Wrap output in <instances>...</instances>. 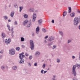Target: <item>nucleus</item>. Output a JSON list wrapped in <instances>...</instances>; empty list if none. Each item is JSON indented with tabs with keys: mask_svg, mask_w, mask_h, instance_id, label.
<instances>
[{
	"mask_svg": "<svg viewBox=\"0 0 80 80\" xmlns=\"http://www.w3.org/2000/svg\"><path fill=\"white\" fill-rule=\"evenodd\" d=\"M46 65V64H44L42 66V68H45V66Z\"/></svg>",
	"mask_w": 80,
	"mask_h": 80,
	"instance_id": "c9c22d12",
	"label": "nucleus"
},
{
	"mask_svg": "<svg viewBox=\"0 0 80 80\" xmlns=\"http://www.w3.org/2000/svg\"><path fill=\"white\" fill-rule=\"evenodd\" d=\"M48 40L49 41H52V40H54V38L52 37H49L48 38Z\"/></svg>",
	"mask_w": 80,
	"mask_h": 80,
	"instance_id": "f8f14e48",
	"label": "nucleus"
},
{
	"mask_svg": "<svg viewBox=\"0 0 80 80\" xmlns=\"http://www.w3.org/2000/svg\"><path fill=\"white\" fill-rule=\"evenodd\" d=\"M47 71H45L44 72V73H47Z\"/></svg>",
	"mask_w": 80,
	"mask_h": 80,
	"instance_id": "603ef678",
	"label": "nucleus"
},
{
	"mask_svg": "<svg viewBox=\"0 0 80 80\" xmlns=\"http://www.w3.org/2000/svg\"><path fill=\"white\" fill-rule=\"evenodd\" d=\"M42 19H41L39 20H38V24H39V25H41V23H42Z\"/></svg>",
	"mask_w": 80,
	"mask_h": 80,
	"instance_id": "dca6fc26",
	"label": "nucleus"
},
{
	"mask_svg": "<svg viewBox=\"0 0 80 80\" xmlns=\"http://www.w3.org/2000/svg\"><path fill=\"white\" fill-rule=\"evenodd\" d=\"M21 42H23V41H24V40H25V39H24V38L23 37H21Z\"/></svg>",
	"mask_w": 80,
	"mask_h": 80,
	"instance_id": "cd10ccee",
	"label": "nucleus"
},
{
	"mask_svg": "<svg viewBox=\"0 0 80 80\" xmlns=\"http://www.w3.org/2000/svg\"><path fill=\"white\" fill-rule=\"evenodd\" d=\"M43 72H44V70L43 69H42L41 71V73H42V74H43Z\"/></svg>",
	"mask_w": 80,
	"mask_h": 80,
	"instance_id": "58836bf2",
	"label": "nucleus"
},
{
	"mask_svg": "<svg viewBox=\"0 0 80 80\" xmlns=\"http://www.w3.org/2000/svg\"><path fill=\"white\" fill-rule=\"evenodd\" d=\"M26 72L27 73H30L29 72H28V71H26Z\"/></svg>",
	"mask_w": 80,
	"mask_h": 80,
	"instance_id": "3c124183",
	"label": "nucleus"
},
{
	"mask_svg": "<svg viewBox=\"0 0 80 80\" xmlns=\"http://www.w3.org/2000/svg\"><path fill=\"white\" fill-rule=\"evenodd\" d=\"M73 80H78L77 79H73Z\"/></svg>",
	"mask_w": 80,
	"mask_h": 80,
	"instance_id": "052dcab7",
	"label": "nucleus"
},
{
	"mask_svg": "<svg viewBox=\"0 0 80 80\" xmlns=\"http://www.w3.org/2000/svg\"><path fill=\"white\" fill-rule=\"evenodd\" d=\"M7 27L8 28L9 31H10L11 30V29H10V25L8 24L7 25Z\"/></svg>",
	"mask_w": 80,
	"mask_h": 80,
	"instance_id": "412c9836",
	"label": "nucleus"
},
{
	"mask_svg": "<svg viewBox=\"0 0 80 80\" xmlns=\"http://www.w3.org/2000/svg\"><path fill=\"white\" fill-rule=\"evenodd\" d=\"M4 51L3 50H2L0 52V53H2V54H3V53Z\"/></svg>",
	"mask_w": 80,
	"mask_h": 80,
	"instance_id": "72a5a7b5",
	"label": "nucleus"
},
{
	"mask_svg": "<svg viewBox=\"0 0 80 80\" xmlns=\"http://www.w3.org/2000/svg\"><path fill=\"white\" fill-rule=\"evenodd\" d=\"M19 12H21L22 11V9H23V7H19Z\"/></svg>",
	"mask_w": 80,
	"mask_h": 80,
	"instance_id": "a211bd4d",
	"label": "nucleus"
},
{
	"mask_svg": "<svg viewBox=\"0 0 80 80\" xmlns=\"http://www.w3.org/2000/svg\"><path fill=\"white\" fill-rule=\"evenodd\" d=\"M71 42H72V41L70 40H68V43H70Z\"/></svg>",
	"mask_w": 80,
	"mask_h": 80,
	"instance_id": "a19ab883",
	"label": "nucleus"
},
{
	"mask_svg": "<svg viewBox=\"0 0 80 80\" xmlns=\"http://www.w3.org/2000/svg\"><path fill=\"white\" fill-rule=\"evenodd\" d=\"M68 8H69L68 13H71L72 8H71V7H69Z\"/></svg>",
	"mask_w": 80,
	"mask_h": 80,
	"instance_id": "b1692460",
	"label": "nucleus"
},
{
	"mask_svg": "<svg viewBox=\"0 0 80 80\" xmlns=\"http://www.w3.org/2000/svg\"><path fill=\"white\" fill-rule=\"evenodd\" d=\"M2 57H3V55H0V58H2Z\"/></svg>",
	"mask_w": 80,
	"mask_h": 80,
	"instance_id": "a18cd8bd",
	"label": "nucleus"
},
{
	"mask_svg": "<svg viewBox=\"0 0 80 80\" xmlns=\"http://www.w3.org/2000/svg\"><path fill=\"white\" fill-rule=\"evenodd\" d=\"M44 42L45 43H47V41H46V40H44Z\"/></svg>",
	"mask_w": 80,
	"mask_h": 80,
	"instance_id": "5fc2aeb1",
	"label": "nucleus"
},
{
	"mask_svg": "<svg viewBox=\"0 0 80 80\" xmlns=\"http://www.w3.org/2000/svg\"><path fill=\"white\" fill-rule=\"evenodd\" d=\"M22 48H24L25 47V46H24V45H22Z\"/></svg>",
	"mask_w": 80,
	"mask_h": 80,
	"instance_id": "8fccbe9b",
	"label": "nucleus"
},
{
	"mask_svg": "<svg viewBox=\"0 0 80 80\" xmlns=\"http://www.w3.org/2000/svg\"><path fill=\"white\" fill-rule=\"evenodd\" d=\"M28 10L29 12H34V8H30Z\"/></svg>",
	"mask_w": 80,
	"mask_h": 80,
	"instance_id": "9d476101",
	"label": "nucleus"
},
{
	"mask_svg": "<svg viewBox=\"0 0 80 80\" xmlns=\"http://www.w3.org/2000/svg\"><path fill=\"white\" fill-rule=\"evenodd\" d=\"M52 45V43H49L48 44V47H50L51 45Z\"/></svg>",
	"mask_w": 80,
	"mask_h": 80,
	"instance_id": "473e14b6",
	"label": "nucleus"
},
{
	"mask_svg": "<svg viewBox=\"0 0 80 80\" xmlns=\"http://www.w3.org/2000/svg\"><path fill=\"white\" fill-rule=\"evenodd\" d=\"M72 58L73 59H74V58H75V57L74 56H73L72 57Z\"/></svg>",
	"mask_w": 80,
	"mask_h": 80,
	"instance_id": "09e8293b",
	"label": "nucleus"
},
{
	"mask_svg": "<svg viewBox=\"0 0 80 80\" xmlns=\"http://www.w3.org/2000/svg\"><path fill=\"white\" fill-rule=\"evenodd\" d=\"M1 69L3 70H5V66H2L1 67Z\"/></svg>",
	"mask_w": 80,
	"mask_h": 80,
	"instance_id": "c85d7f7f",
	"label": "nucleus"
},
{
	"mask_svg": "<svg viewBox=\"0 0 80 80\" xmlns=\"http://www.w3.org/2000/svg\"><path fill=\"white\" fill-rule=\"evenodd\" d=\"M5 42L6 45H8V44L10 43L11 39L10 38H9L8 40V39H6L5 41Z\"/></svg>",
	"mask_w": 80,
	"mask_h": 80,
	"instance_id": "39448f33",
	"label": "nucleus"
},
{
	"mask_svg": "<svg viewBox=\"0 0 80 80\" xmlns=\"http://www.w3.org/2000/svg\"><path fill=\"white\" fill-rule=\"evenodd\" d=\"M40 31V28L39 26H38L37 27V28H36V33L37 34H38V33Z\"/></svg>",
	"mask_w": 80,
	"mask_h": 80,
	"instance_id": "6e6552de",
	"label": "nucleus"
},
{
	"mask_svg": "<svg viewBox=\"0 0 80 80\" xmlns=\"http://www.w3.org/2000/svg\"><path fill=\"white\" fill-rule=\"evenodd\" d=\"M57 62L58 63H60V60L59 58H57Z\"/></svg>",
	"mask_w": 80,
	"mask_h": 80,
	"instance_id": "bb28decb",
	"label": "nucleus"
},
{
	"mask_svg": "<svg viewBox=\"0 0 80 80\" xmlns=\"http://www.w3.org/2000/svg\"><path fill=\"white\" fill-rule=\"evenodd\" d=\"M15 53V50L14 49H11V50H9V54L10 55H14Z\"/></svg>",
	"mask_w": 80,
	"mask_h": 80,
	"instance_id": "423d86ee",
	"label": "nucleus"
},
{
	"mask_svg": "<svg viewBox=\"0 0 80 80\" xmlns=\"http://www.w3.org/2000/svg\"><path fill=\"white\" fill-rule=\"evenodd\" d=\"M79 18L78 17H75L73 20V24L74 25L77 26L78 25V23H80L79 22Z\"/></svg>",
	"mask_w": 80,
	"mask_h": 80,
	"instance_id": "7ed1b4c3",
	"label": "nucleus"
},
{
	"mask_svg": "<svg viewBox=\"0 0 80 80\" xmlns=\"http://www.w3.org/2000/svg\"><path fill=\"white\" fill-rule=\"evenodd\" d=\"M53 48H52V49L53 50V49H54V48H56V46L54 45L53 46Z\"/></svg>",
	"mask_w": 80,
	"mask_h": 80,
	"instance_id": "ea45409f",
	"label": "nucleus"
},
{
	"mask_svg": "<svg viewBox=\"0 0 80 80\" xmlns=\"http://www.w3.org/2000/svg\"><path fill=\"white\" fill-rule=\"evenodd\" d=\"M48 37V36H47L45 37L44 38L45 39H47V38Z\"/></svg>",
	"mask_w": 80,
	"mask_h": 80,
	"instance_id": "79ce46f5",
	"label": "nucleus"
},
{
	"mask_svg": "<svg viewBox=\"0 0 80 80\" xmlns=\"http://www.w3.org/2000/svg\"><path fill=\"white\" fill-rule=\"evenodd\" d=\"M28 22V20H26L24 21V22H22V25L24 26H25V25H27V23Z\"/></svg>",
	"mask_w": 80,
	"mask_h": 80,
	"instance_id": "0eeeda50",
	"label": "nucleus"
},
{
	"mask_svg": "<svg viewBox=\"0 0 80 80\" xmlns=\"http://www.w3.org/2000/svg\"><path fill=\"white\" fill-rule=\"evenodd\" d=\"M8 22H11V20H10V19L8 20Z\"/></svg>",
	"mask_w": 80,
	"mask_h": 80,
	"instance_id": "4d7b16f0",
	"label": "nucleus"
},
{
	"mask_svg": "<svg viewBox=\"0 0 80 80\" xmlns=\"http://www.w3.org/2000/svg\"><path fill=\"white\" fill-rule=\"evenodd\" d=\"M42 31L43 32H44V33H45V32H46V31H47V29L44 28H42Z\"/></svg>",
	"mask_w": 80,
	"mask_h": 80,
	"instance_id": "aec40b11",
	"label": "nucleus"
},
{
	"mask_svg": "<svg viewBox=\"0 0 80 80\" xmlns=\"http://www.w3.org/2000/svg\"><path fill=\"white\" fill-rule=\"evenodd\" d=\"M31 25H32V22H28V24L27 27H30V26H31Z\"/></svg>",
	"mask_w": 80,
	"mask_h": 80,
	"instance_id": "9b49d317",
	"label": "nucleus"
},
{
	"mask_svg": "<svg viewBox=\"0 0 80 80\" xmlns=\"http://www.w3.org/2000/svg\"><path fill=\"white\" fill-rule=\"evenodd\" d=\"M28 66L29 67H31V64H30V63H28Z\"/></svg>",
	"mask_w": 80,
	"mask_h": 80,
	"instance_id": "de8ad7c7",
	"label": "nucleus"
},
{
	"mask_svg": "<svg viewBox=\"0 0 80 80\" xmlns=\"http://www.w3.org/2000/svg\"><path fill=\"white\" fill-rule=\"evenodd\" d=\"M67 11H64L63 12V17H65V16H66L67 15Z\"/></svg>",
	"mask_w": 80,
	"mask_h": 80,
	"instance_id": "6ab92c4d",
	"label": "nucleus"
},
{
	"mask_svg": "<svg viewBox=\"0 0 80 80\" xmlns=\"http://www.w3.org/2000/svg\"><path fill=\"white\" fill-rule=\"evenodd\" d=\"M40 52L38 51H37L35 53V55H40Z\"/></svg>",
	"mask_w": 80,
	"mask_h": 80,
	"instance_id": "f3484780",
	"label": "nucleus"
},
{
	"mask_svg": "<svg viewBox=\"0 0 80 80\" xmlns=\"http://www.w3.org/2000/svg\"><path fill=\"white\" fill-rule=\"evenodd\" d=\"M3 18H4L5 20H7L8 19V17H7V16H4Z\"/></svg>",
	"mask_w": 80,
	"mask_h": 80,
	"instance_id": "5701e85b",
	"label": "nucleus"
},
{
	"mask_svg": "<svg viewBox=\"0 0 80 80\" xmlns=\"http://www.w3.org/2000/svg\"><path fill=\"white\" fill-rule=\"evenodd\" d=\"M8 7H11V5L10 4L9 5Z\"/></svg>",
	"mask_w": 80,
	"mask_h": 80,
	"instance_id": "680f3d73",
	"label": "nucleus"
},
{
	"mask_svg": "<svg viewBox=\"0 0 80 80\" xmlns=\"http://www.w3.org/2000/svg\"><path fill=\"white\" fill-rule=\"evenodd\" d=\"M37 17V15L35 13H34L33 15V18H36Z\"/></svg>",
	"mask_w": 80,
	"mask_h": 80,
	"instance_id": "4be33fe9",
	"label": "nucleus"
},
{
	"mask_svg": "<svg viewBox=\"0 0 80 80\" xmlns=\"http://www.w3.org/2000/svg\"><path fill=\"white\" fill-rule=\"evenodd\" d=\"M49 60L50 61V60H51V59H49Z\"/></svg>",
	"mask_w": 80,
	"mask_h": 80,
	"instance_id": "69168bd1",
	"label": "nucleus"
},
{
	"mask_svg": "<svg viewBox=\"0 0 80 80\" xmlns=\"http://www.w3.org/2000/svg\"><path fill=\"white\" fill-rule=\"evenodd\" d=\"M25 55L26 56H28V55H29V54L27 53H26Z\"/></svg>",
	"mask_w": 80,
	"mask_h": 80,
	"instance_id": "37998d69",
	"label": "nucleus"
},
{
	"mask_svg": "<svg viewBox=\"0 0 80 80\" xmlns=\"http://www.w3.org/2000/svg\"><path fill=\"white\" fill-rule=\"evenodd\" d=\"M77 67H78V69H80V64L76 63L75 65H73L72 67V73L74 75L75 77L77 75V73H76V71H75V69H76Z\"/></svg>",
	"mask_w": 80,
	"mask_h": 80,
	"instance_id": "f257e3e1",
	"label": "nucleus"
},
{
	"mask_svg": "<svg viewBox=\"0 0 80 80\" xmlns=\"http://www.w3.org/2000/svg\"><path fill=\"white\" fill-rule=\"evenodd\" d=\"M75 15V13L74 12H72L70 14V16L72 17H74Z\"/></svg>",
	"mask_w": 80,
	"mask_h": 80,
	"instance_id": "4468645a",
	"label": "nucleus"
},
{
	"mask_svg": "<svg viewBox=\"0 0 80 80\" xmlns=\"http://www.w3.org/2000/svg\"><path fill=\"white\" fill-rule=\"evenodd\" d=\"M32 36H34V33H32Z\"/></svg>",
	"mask_w": 80,
	"mask_h": 80,
	"instance_id": "e2e57ef3",
	"label": "nucleus"
},
{
	"mask_svg": "<svg viewBox=\"0 0 80 80\" xmlns=\"http://www.w3.org/2000/svg\"><path fill=\"white\" fill-rule=\"evenodd\" d=\"M14 25H18V23H17V21H15L14 22Z\"/></svg>",
	"mask_w": 80,
	"mask_h": 80,
	"instance_id": "2f4dec72",
	"label": "nucleus"
},
{
	"mask_svg": "<svg viewBox=\"0 0 80 80\" xmlns=\"http://www.w3.org/2000/svg\"><path fill=\"white\" fill-rule=\"evenodd\" d=\"M53 78H55L56 77V76H55V75H53Z\"/></svg>",
	"mask_w": 80,
	"mask_h": 80,
	"instance_id": "c03bdc74",
	"label": "nucleus"
},
{
	"mask_svg": "<svg viewBox=\"0 0 80 80\" xmlns=\"http://www.w3.org/2000/svg\"><path fill=\"white\" fill-rule=\"evenodd\" d=\"M59 33L60 35H61L62 37H63V32L62 31H59Z\"/></svg>",
	"mask_w": 80,
	"mask_h": 80,
	"instance_id": "393cba45",
	"label": "nucleus"
},
{
	"mask_svg": "<svg viewBox=\"0 0 80 80\" xmlns=\"http://www.w3.org/2000/svg\"><path fill=\"white\" fill-rule=\"evenodd\" d=\"M34 66L37 67V62H35L34 64Z\"/></svg>",
	"mask_w": 80,
	"mask_h": 80,
	"instance_id": "4c0bfd02",
	"label": "nucleus"
},
{
	"mask_svg": "<svg viewBox=\"0 0 80 80\" xmlns=\"http://www.w3.org/2000/svg\"><path fill=\"white\" fill-rule=\"evenodd\" d=\"M54 20H52V23H54Z\"/></svg>",
	"mask_w": 80,
	"mask_h": 80,
	"instance_id": "49530a36",
	"label": "nucleus"
},
{
	"mask_svg": "<svg viewBox=\"0 0 80 80\" xmlns=\"http://www.w3.org/2000/svg\"><path fill=\"white\" fill-rule=\"evenodd\" d=\"M13 28H12L11 29V31H13Z\"/></svg>",
	"mask_w": 80,
	"mask_h": 80,
	"instance_id": "13d9d810",
	"label": "nucleus"
},
{
	"mask_svg": "<svg viewBox=\"0 0 80 80\" xmlns=\"http://www.w3.org/2000/svg\"><path fill=\"white\" fill-rule=\"evenodd\" d=\"M14 6L15 8H17V7H18V6H17V5L16 4L14 5Z\"/></svg>",
	"mask_w": 80,
	"mask_h": 80,
	"instance_id": "e433bc0d",
	"label": "nucleus"
},
{
	"mask_svg": "<svg viewBox=\"0 0 80 80\" xmlns=\"http://www.w3.org/2000/svg\"><path fill=\"white\" fill-rule=\"evenodd\" d=\"M10 16H11V17H13L14 16V12L12 11L11 12Z\"/></svg>",
	"mask_w": 80,
	"mask_h": 80,
	"instance_id": "ddd939ff",
	"label": "nucleus"
},
{
	"mask_svg": "<svg viewBox=\"0 0 80 80\" xmlns=\"http://www.w3.org/2000/svg\"><path fill=\"white\" fill-rule=\"evenodd\" d=\"M49 69H50V68H48V70H49Z\"/></svg>",
	"mask_w": 80,
	"mask_h": 80,
	"instance_id": "0e129e2a",
	"label": "nucleus"
},
{
	"mask_svg": "<svg viewBox=\"0 0 80 80\" xmlns=\"http://www.w3.org/2000/svg\"><path fill=\"white\" fill-rule=\"evenodd\" d=\"M30 48L32 50H34V47L35 45L34 44V42H33V40H31L30 41Z\"/></svg>",
	"mask_w": 80,
	"mask_h": 80,
	"instance_id": "20e7f679",
	"label": "nucleus"
},
{
	"mask_svg": "<svg viewBox=\"0 0 80 80\" xmlns=\"http://www.w3.org/2000/svg\"><path fill=\"white\" fill-rule=\"evenodd\" d=\"M79 20H80V18H79Z\"/></svg>",
	"mask_w": 80,
	"mask_h": 80,
	"instance_id": "774afa93",
	"label": "nucleus"
},
{
	"mask_svg": "<svg viewBox=\"0 0 80 80\" xmlns=\"http://www.w3.org/2000/svg\"><path fill=\"white\" fill-rule=\"evenodd\" d=\"M20 47H17L16 48V50H18V51H19V50H20Z\"/></svg>",
	"mask_w": 80,
	"mask_h": 80,
	"instance_id": "c756f323",
	"label": "nucleus"
},
{
	"mask_svg": "<svg viewBox=\"0 0 80 80\" xmlns=\"http://www.w3.org/2000/svg\"><path fill=\"white\" fill-rule=\"evenodd\" d=\"M32 58H33V57L32 55L30 56L29 57V60H32Z\"/></svg>",
	"mask_w": 80,
	"mask_h": 80,
	"instance_id": "7c9ffc66",
	"label": "nucleus"
},
{
	"mask_svg": "<svg viewBox=\"0 0 80 80\" xmlns=\"http://www.w3.org/2000/svg\"><path fill=\"white\" fill-rule=\"evenodd\" d=\"M36 19V18H33L32 19V21L33 22H35V19Z\"/></svg>",
	"mask_w": 80,
	"mask_h": 80,
	"instance_id": "f704fd0d",
	"label": "nucleus"
},
{
	"mask_svg": "<svg viewBox=\"0 0 80 80\" xmlns=\"http://www.w3.org/2000/svg\"><path fill=\"white\" fill-rule=\"evenodd\" d=\"M24 17L25 18H28V15L27 14L24 15Z\"/></svg>",
	"mask_w": 80,
	"mask_h": 80,
	"instance_id": "a878e982",
	"label": "nucleus"
},
{
	"mask_svg": "<svg viewBox=\"0 0 80 80\" xmlns=\"http://www.w3.org/2000/svg\"><path fill=\"white\" fill-rule=\"evenodd\" d=\"M1 36L2 38H5L6 37V34H5V33L2 32V33Z\"/></svg>",
	"mask_w": 80,
	"mask_h": 80,
	"instance_id": "1a4fd4ad",
	"label": "nucleus"
},
{
	"mask_svg": "<svg viewBox=\"0 0 80 80\" xmlns=\"http://www.w3.org/2000/svg\"><path fill=\"white\" fill-rule=\"evenodd\" d=\"M17 66H14L12 67V69L14 70H16L17 69Z\"/></svg>",
	"mask_w": 80,
	"mask_h": 80,
	"instance_id": "2eb2a0df",
	"label": "nucleus"
},
{
	"mask_svg": "<svg viewBox=\"0 0 80 80\" xmlns=\"http://www.w3.org/2000/svg\"><path fill=\"white\" fill-rule=\"evenodd\" d=\"M12 31V34H13V33H14V32H13V31Z\"/></svg>",
	"mask_w": 80,
	"mask_h": 80,
	"instance_id": "6e6d98bb",
	"label": "nucleus"
},
{
	"mask_svg": "<svg viewBox=\"0 0 80 80\" xmlns=\"http://www.w3.org/2000/svg\"><path fill=\"white\" fill-rule=\"evenodd\" d=\"M11 35L12 36V37H13L14 35H13V34H12Z\"/></svg>",
	"mask_w": 80,
	"mask_h": 80,
	"instance_id": "864d4df0",
	"label": "nucleus"
},
{
	"mask_svg": "<svg viewBox=\"0 0 80 80\" xmlns=\"http://www.w3.org/2000/svg\"><path fill=\"white\" fill-rule=\"evenodd\" d=\"M78 28H79V30H80V25L79 26Z\"/></svg>",
	"mask_w": 80,
	"mask_h": 80,
	"instance_id": "bf43d9fd",
	"label": "nucleus"
},
{
	"mask_svg": "<svg viewBox=\"0 0 80 80\" xmlns=\"http://www.w3.org/2000/svg\"><path fill=\"white\" fill-rule=\"evenodd\" d=\"M79 13H80V11H79Z\"/></svg>",
	"mask_w": 80,
	"mask_h": 80,
	"instance_id": "338daca9",
	"label": "nucleus"
},
{
	"mask_svg": "<svg viewBox=\"0 0 80 80\" xmlns=\"http://www.w3.org/2000/svg\"><path fill=\"white\" fill-rule=\"evenodd\" d=\"M24 52H22L21 53L19 54V58H20L21 60L19 62V63H24L25 60L23 59V58H25V56L23 55Z\"/></svg>",
	"mask_w": 80,
	"mask_h": 80,
	"instance_id": "f03ea898",
	"label": "nucleus"
}]
</instances>
